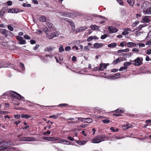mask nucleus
Listing matches in <instances>:
<instances>
[{
  "label": "nucleus",
  "mask_w": 151,
  "mask_h": 151,
  "mask_svg": "<svg viewBox=\"0 0 151 151\" xmlns=\"http://www.w3.org/2000/svg\"><path fill=\"white\" fill-rule=\"evenodd\" d=\"M87 28L85 27H82L79 28L78 30V31H77V32H81L85 30Z\"/></svg>",
  "instance_id": "17"
},
{
  "label": "nucleus",
  "mask_w": 151,
  "mask_h": 151,
  "mask_svg": "<svg viewBox=\"0 0 151 151\" xmlns=\"http://www.w3.org/2000/svg\"><path fill=\"white\" fill-rule=\"evenodd\" d=\"M23 37L19 36H17L16 37V39L19 41H20Z\"/></svg>",
  "instance_id": "62"
},
{
  "label": "nucleus",
  "mask_w": 151,
  "mask_h": 151,
  "mask_svg": "<svg viewBox=\"0 0 151 151\" xmlns=\"http://www.w3.org/2000/svg\"><path fill=\"white\" fill-rule=\"evenodd\" d=\"M10 94L14 97H15L19 100L24 99V98L18 93L14 92L11 91Z\"/></svg>",
  "instance_id": "3"
},
{
  "label": "nucleus",
  "mask_w": 151,
  "mask_h": 151,
  "mask_svg": "<svg viewBox=\"0 0 151 151\" xmlns=\"http://www.w3.org/2000/svg\"><path fill=\"white\" fill-rule=\"evenodd\" d=\"M92 122V119L91 118H86L85 123H90Z\"/></svg>",
  "instance_id": "27"
},
{
  "label": "nucleus",
  "mask_w": 151,
  "mask_h": 151,
  "mask_svg": "<svg viewBox=\"0 0 151 151\" xmlns=\"http://www.w3.org/2000/svg\"><path fill=\"white\" fill-rule=\"evenodd\" d=\"M58 138L54 137H50V141H53L58 140Z\"/></svg>",
  "instance_id": "30"
},
{
  "label": "nucleus",
  "mask_w": 151,
  "mask_h": 151,
  "mask_svg": "<svg viewBox=\"0 0 151 151\" xmlns=\"http://www.w3.org/2000/svg\"><path fill=\"white\" fill-rule=\"evenodd\" d=\"M8 28L11 31H13V28L11 25H8Z\"/></svg>",
  "instance_id": "48"
},
{
  "label": "nucleus",
  "mask_w": 151,
  "mask_h": 151,
  "mask_svg": "<svg viewBox=\"0 0 151 151\" xmlns=\"http://www.w3.org/2000/svg\"><path fill=\"white\" fill-rule=\"evenodd\" d=\"M60 14L62 16L66 17H70L71 16L73 15L70 13H63V12H60Z\"/></svg>",
  "instance_id": "12"
},
{
  "label": "nucleus",
  "mask_w": 151,
  "mask_h": 151,
  "mask_svg": "<svg viewBox=\"0 0 151 151\" xmlns=\"http://www.w3.org/2000/svg\"><path fill=\"white\" fill-rule=\"evenodd\" d=\"M139 22L138 21H136L134 22H133L132 24V26L133 27H135L139 23Z\"/></svg>",
  "instance_id": "39"
},
{
  "label": "nucleus",
  "mask_w": 151,
  "mask_h": 151,
  "mask_svg": "<svg viewBox=\"0 0 151 151\" xmlns=\"http://www.w3.org/2000/svg\"><path fill=\"white\" fill-rule=\"evenodd\" d=\"M151 5L150 3L148 1H145L143 2L142 6V9H145L147 7H150Z\"/></svg>",
  "instance_id": "6"
},
{
  "label": "nucleus",
  "mask_w": 151,
  "mask_h": 151,
  "mask_svg": "<svg viewBox=\"0 0 151 151\" xmlns=\"http://www.w3.org/2000/svg\"><path fill=\"white\" fill-rule=\"evenodd\" d=\"M132 64V63L131 62H125L124 64V66H125V67H127V66H129L130 65H131Z\"/></svg>",
  "instance_id": "33"
},
{
  "label": "nucleus",
  "mask_w": 151,
  "mask_h": 151,
  "mask_svg": "<svg viewBox=\"0 0 151 151\" xmlns=\"http://www.w3.org/2000/svg\"><path fill=\"white\" fill-rule=\"evenodd\" d=\"M71 49V47L70 46H67L65 48V50L66 51H67L70 50Z\"/></svg>",
  "instance_id": "53"
},
{
  "label": "nucleus",
  "mask_w": 151,
  "mask_h": 151,
  "mask_svg": "<svg viewBox=\"0 0 151 151\" xmlns=\"http://www.w3.org/2000/svg\"><path fill=\"white\" fill-rule=\"evenodd\" d=\"M103 46V44L101 43H96L93 45V47L96 48H98L101 47Z\"/></svg>",
  "instance_id": "10"
},
{
  "label": "nucleus",
  "mask_w": 151,
  "mask_h": 151,
  "mask_svg": "<svg viewBox=\"0 0 151 151\" xmlns=\"http://www.w3.org/2000/svg\"><path fill=\"white\" fill-rule=\"evenodd\" d=\"M43 31L44 32H45L46 34H47L48 35V32H49L48 29L47 27H45L43 29Z\"/></svg>",
  "instance_id": "46"
},
{
  "label": "nucleus",
  "mask_w": 151,
  "mask_h": 151,
  "mask_svg": "<svg viewBox=\"0 0 151 151\" xmlns=\"http://www.w3.org/2000/svg\"><path fill=\"white\" fill-rule=\"evenodd\" d=\"M68 139L69 140H70V141H73L74 140V138H73L72 137H71L70 136H69L68 137Z\"/></svg>",
  "instance_id": "63"
},
{
  "label": "nucleus",
  "mask_w": 151,
  "mask_h": 151,
  "mask_svg": "<svg viewBox=\"0 0 151 151\" xmlns=\"http://www.w3.org/2000/svg\"><path fill=\"white\" fill-rule=\"evenodd\" d=\"M21 141H28V137H23L21 139Z\"/></svg>",
  "instance_id": "55"
},
{
  "label": "nucleus",
  "mask_w": 151,
  "mask_h": 151,
  "mask_svg": "<svg viewBox=\"0 0 151 151\" xmlns=\"http://www.w3.org/2000/svg\"><path fill=\"white\" fill-rule=\"evenodd\" d=\"M137 45H139V48L143 47L145 46V45L144 44L141 43H138Z\"/></svg>",
  "instance_id": "45"
},
{
  "label": "nucleus",
  "mask_w": 151,
  "mask_h": 151,
  "mask_svg": "<svg viewBox=\"0 0 151 151\" xmlns=\"http://www.w3.org/2000/svg\"><path fill=\"white\" fill-rule=\"evenodd\" d=\"M21 117L23 118L29 119L31 117V116L27 114H22L21 115Z\"/></svg>",
  "instance_id": "23"
},
{
  "label": "nucleus",
  "mask_w": 151,
  "mask_h": 151,
  "mask_svg": "<svg viewBox=\"0 0 151 151\" xmlns=\"http://www.w3.org/2000/svg\"><path fill=\"white\" fill-rule=\"evenodd\" d=\"M127 1L130 6H133L134 4V0H127Z\"/></svg>",
  "instance_id": "26"
},
{
  "label": "nucleus",
  "mask_w": 151,
  "mask_h": 151,
  "mask_svg": "<svg viewBox=\"0 0 151 151\" xmlns=\"http://www.w3.org/2000/svg\"><path fill=\"white\" fill-rule=\"evenodd\" d=\"M117 44L115 42L112 43L108 45V47L110 48H114L116 46Z\"/></svg>",
  "instance_id": "15"
},
{
  "label": "nucleus",
  "mask_w": 151,
  "mask_h": 151,
  "mask_svg": "<svg viewBox=\"0 0 151 151\" xmlns=\"http://www.w3.org/2000/svg\"><path fill=\"white\" fill-rule=\"evenodd\" d=\"M65 142L66 140L63 139L58 140V143H62L64 144H65Z\"/></svg>",
  "instance_id": "29"
},
{
  "label": "nucleus",
  "mask_w": 151,
  "mask_h": 151,
  "mask_svg": "<svg viewBox=\"0 0 151 151\" xmlns=\"http://www.w3.org/2000/svg\"><path fill=\"white\" fill-rule=\"evenodd\" d=\"M109 65V63H104L103 64V70L106 68V67L108 66Z\"/></svg>",
  "instance_id": "43"
},
{
  "label": "nucleus",
  "mask_w": 151,
  "mask_h": 151,
  "mask_svg": "<svg viewBox=\"0 0 151 151\" xmlns=\"http://www.w3.org/2000/svg\"><path fill=\"white\" fill-rule=\"evenodd\" d=\"M78 119L79 120L81 121L84 123H85V120L86 118H82L81 117H79L78 118Z\"/></svg>",
  "instance_id": "36"
},
{
  "label": "nucleus",
  "mask_w": 151,
  "mask_h": 151,
  "mask_svg": "<svg viewBox=\"0 0 151 151\" xmlns=\"http://www.w3.org/2000/svg\"><path fill=\"white\" fill-rule=\"evenodd\" d=\"M127 67H125V66H124V67H122L120 68L119 70L120 71L125 70L127 69Z\"/></svg>",
  "instance_id": "35"
},
{
  "label": "nucleus",
  "mask_w": 151,
  "mask_h": 151,
  "mask_svg": "<svg viewBox=\"0 0 151 151\" xmlns=\"http://www.w3.org/2000/svg\"><path fill=\"white\" fill-rule=\"evenodd\" d=\"M36 140V139L33 137H28V141H34Z\"/></svg>",
  "instance_id": "31"
},
{
  "label": "nucleus",
  "mask_w": 151,
  "mask_h": 151,
  "mask_svg": "<svg viewBox=\"0 0 151 151\" xmlns=\"http://www.w3.org/2000/svg\"><path fill=\"white\" fill-rule=\"evenodd\" d=\"M1 44L5 47H6L7 45V43L5 42H1Z\"/></svg>",
  "instance_id": "54"
},
{
  "label": "nucleus",
  "mask_w": 151,
  "mask_h": 151,
  "mask_svg": "<svg viewBox=\"0 0 151 151\" xmlns=\"http://www.w3.org/2000/svg\"><path fill=\"white\" fill-rule=\"evenodd\" d=\"M6 144L5 142L0 141V150L6 149Z\"/></svg>",
  "instance_id": "5"
},
{
  "label": "nucleus",
  "mask_w": 151,
  "mask_h": 151,
  "mask_svg": "<svg viewBox=\"0 0 151 151\" xmlns=\"http://www.w3.org/2000/svg\"><path fill=\"white\" fill-rule=\"evenodd\" d=\"M134 42H128L127 43V47H134Z\"/></svg>",
  "instance_id": "25"
},
{
  "label": "nucleus",
  "mask_w": 151,
  "mask_h": 151,
  "mask_svg": "<svg viewBox=\"0 0 151 151\" xmlns=\"http://www.w3.org/2000/svg\"><path fill=\"white\" fill-rule=\"evenodd\" d=\"M150 17L149 16L144 17L143 18V21L145 23H148L150 21Z\"/></svg>",
  "instance_id": "13"
},
{
  "label": "nucleus",
  "mask_w": 151,
  "mask_h": 151,
  "mask_svg": "<svg viewBox=\"0 0 151 151\" xmlns=\"http://www.w3.org/2000/svg\"><path fill=\"white\" fill-rule=\"evenodd\" d=\"M46 20V18L44 16H42L40 18V21L42 22H44Z\"/></svg>",
  "instance_id": "34"
},
{
  "label": "nucleus",
  "mask_w": 151,
  "mask_h": 151,
  "mask_svg": "<svg viewBox=\"0 0 151 151\" xmlns=\"http://www.w3.org/2000/svg\"><path fill=\"white\" fill-rule=\"evenodd\" d=\"M72 61H73L74 62H75L76 60V57L75 56H73L72 57Z\"/></svg>",
  "instance_id": "60"
},
{
  "label": "nucleus",
  "mask_w": 151,
  "mask_h": 151,
  "mask_svg": "<svg viewBox=\"0 0 151 151\" xmlns=\"http://www.w3.org/2000/svg\"><path fill=\"white\" fill-rule=\"evenodd\" d=\"M43 139L45 140H47L50 141V137H44Z\"/></svg>",
  "instance_id": "61"
},
{
  "label": "nucleus",
  "mask_w": 151,
  "mask_h": 151,
  "mask_svg": "<svg viewBox=\"0 0 151 151\" xmlns=\"http://www.w3.org/2000/svg\"><path fill=\"white\" fill-rule=\"evenodd\" d=\"M151 43V40H148L146 42L145 44L146 45H148L150 44Z\"/></svg>",
  "instance_id": "64"
},
{
  "label": "nucleus",
  "mask_w": 151,
  "mask_h": 151,
  "mask_svg": "<svg viewBox=\"0 0 151 151\" xmlns=\"http://www.w3.org/2000/svg\"><path fill=\"white\" fill-rule=\"evenodd\" d=\"M93 39V36H91L89 37L87 40L88 42H90Z\"/></svg>",
  "instance_id": "42"
},
{
  "label": "nucleus",
  "mask_w": 151,
  "mask_h": 151,
  "mask_svg": "<svg viewBox=\"0 0 151 151\" xmlns=\"http://www.w3.org/2000/svg\"><path fill=\"white\" fill-rule=\"evenodd\" d=\"M20 66L22 70H24L25 69V67L24 64L22 63H20Z\"/></svg>",
  "instance_id": "44"
},
{
  "label": "nucleus",
  "mask_w": 151,
  "mask_h": 151,
  "mask_svg": "<svg viewBox=\"0 0 151 151\" xmlns=\"http://www.w3.org/2000/svg\"><path fill=\"white\" fill-rule=\"evenodd\" d=\"M144 13L145 14H151V9H147L144 11Z\"/></svg>",
  "instance_id": "16"
},
{
  "label": "nucleus",
  "mask_w": 151,
  "mask_h": 151,
  "mask_svg": "<svg viewBox=\"0 0 151 151\" xmlns=\"http://www.w3.org/2000/svg\"><path fill=\"white\" fill-rule=\"evenodd\" d=\"M124 31L122 33V34L123 35H126L128 34L129 33V32H127L126 30L125 29H124Z\"/></svg>",
  "instance_id": "47"
},
{
  "label": "nucleus",
  "mask_w": 151,
  "mask_h": 151,
  "mask_svg": "<svg viewBox=\"0 0 151 151\" xmlns=\"http://www.w3.org/2000/svg\"><path fill=\"white\" fill-rule=\"evenodd\" d=\"M117 1L119 4L120 5H122L123 4V1L122 0H116Z\"/></svg>",
  "instance_id": "59"
},
{
  "label": "nucleus",
  "mask_w": 151,
  "mask_h": 151,
  "mask_svg": "<svg viewBox=\"0 0 151 151\" xmlns=\"http://www.w3.org/2000/svg\"><path fill=\"white\" fill-rule=\"evenodd\" d=\"M132 124H126V125H122V127H123V129L124 130H127L128 129H129L130 128H131V127L132 128Z\"/></svg>",
  "instance_id": "9"
},
{
  "label": "nucleus",
  "mask_w": 151,
  "mask_h": 151,
  "mask_svg": "<svg viewBox=\"0 0 151 151\" xmlns=\"http://www.w3.org/2000/svg\"><path fill=\"white\" fill-rule=\"evenodd\" d=\"M19 9H18L16 8V9H9V13H17L19 12Z\"/></svg>",
  "instance_id": "8"
},
{
  "label": "nucleus",
  "mask_w": 151,
  "mask_h": 151,
  "mask_svg": "<svg viewBox=\"0 0 151 151\" xmlns=\"http://www.w3.org/2000/svg\"><path fill=\"white\" fill-rule=\"evenodd\" d=\"M132 51L134 52H139V50L136 48H134L132 49Z\"/></svg>",
  "instance_id": "56"
},
{
  "label": "nucleus",
  "mask_w": 151,
  "mask_h": 151,
  "mask_svg": "<svg viewBox=\"0 0 151 151\" xmlns=\"http://www.w3.org/2000/svg\"><path fill=\"white\" fill-rule=\"evenodd\" d=\"M116 111L117 112H120L122 113H123L124 112V111L123 110L120 109H117Z\"/></svg>",
  "instance_id": "57"
},
{
  "label": "nucleus",
  "mask_w": 151,
  "mask_h": 151,
  "mask_svg": "<svg viewBox=\"0 0 151 151\" xmlns=\"http://www.w3.org/2000/svg\"><path fill=\"white\" fill-rule=\"evenodd\" d=\"M107 139V138L105 136L100 135L93 139L92 140V142L93 143H99L101 142L106 140Z\"/></svg>",
  "instance_id": "1"
},
{
  "label": "nucleus",
  "mask_w": 151,
  "mask_h": 151,
  "mask_svg": "<svg viewBox=\"0 0 151 151\" xmlns=\"http://www.w3.org/2000/svg\"><path fill=\"white\" fill-rule=\"evenodd\" d=\"M55 49L54 47H52L51 46H48L45 49V51L46 52H50L52 51Z\"/></svg>",
  "instance_id": "11"
},
{
  "label": "nucleus",
  "mask_w": 151,
  "mask_h": 151,
  "mask_svg": "<svg viewBox=\"0 0 151 151\" xmlns=\"http://www.w3.org/2000/svg\"><path fill=\"white\" fill-rule=\"evenodd\" d=\"M23 6L24 7H30L31 5L30 4H27L26 3H24L23 4Z\"/></svg>",
  "instance_id": "49"
},
{
  "label": "nucleus",
  "mask_w": 151,
  "mask_h": 151,
  "mask_svg": "<svg viewBox=\"0 0 151 151\" xmlns=\"http://www.w3.org/2000/svg\"><path fill=\"white\" fill-rule=\"evenodd\" d=\"M64 50L63 47L62 45H60V47H59V51L60 52H62L63 51H64Z\"/></svg>",
  "instance_id": "38"
},
{
  "label": "nucleus",
  "mask_w": 151,
  "mask_h": 151,
  "mask_svg": "<svg viewBox=\"0 0 151 151\" xmlns=\"http://www.w3.org/2000/svg\"><path fill=\"white\" fill-rule=\"evenodd\" d=\"M24 37L25 39H26L29 40L31 39V37L27 35H25L24 36Z\"/></svg>",
  "instance_id": "51"
},
{
  "label": "nucleus",
  "mask_w": 151,
  "mask_h": 151,
  "mask_svg": "<svg viewBox=\"0 0 151 151\" xmlns=\"http://www.w3.org/2000/svg\"><path fill=\"white\" fill-rule=\"evenodd\" d=\"M147 53L148 55L151 54V49H148L147 50Z\"/></svg>",
  "instance_id": "58"
},
{
  "label": "nucleus",
  "mask_w": 151,
  "mask_h": 151,
  "mask_svg": "<svg viewBox=\"0 0 151 151\" xmlns=\"http://www.w3.org/2000/svg\"><path fill=\"white\" fill-rule=\"evenodd\" d=\"M26 43L25 40L23 39V37L19 41V44L21 45L25 44Z\"/></svg>",
  "instance_id": "28"
},
{
  "label": "nucleus",
  "mask_w": 151,
  "mask_h": 151,
  "mask_svg": "<svg viewBox=\"0 0 151 151\" xmlns=\"http://www.w3.org/2000/svg\"><path fill=\"white\" fill-rule=\"evenodd\" d=\"M90 27L91 29L93 30L97 29L99 28V27L98 26L95 25H91Z\"/></svg>",
  "instance_id": "24"
},
{
  "label": "nucleus",
  "mask_w": 151,
  "mask_h": 151,
  "mask_svg": "<svg viewBox=\"0 0 151 151\" xmlns=\"http://www.w3.org/2000/svg\"><path fill=\"white\" fill-rule=\"evenodd\" d=\"M90 47L88 46H85L84 47V50L86 51H89V50H90Z\"/></svg>",
  "instance_id": "41"
},
{
  "label": "nucleus",
  "mask_w": 151,
  "mask_h": 151,
  "mask_svg": "<svg viewBox=\"0 0 151 151\" xmlns=\"http://www.w3.org/2000/svg\"><path fill=\"white\" fill-rule=\"evenodd\" d=\"M6 30L4 29H0V32L2 34H3L5 37L7 36V34L6 33Z\"/></svg>",
  "instance_id": "20"
},
{
  "label": "nucleus",
  "mask_w": 151,
  "mask_h": 151,
  "mask_svg": "<svg viewBox=\"0 0 151 151\" xmlns=\"http://www.w3.org/2000/svg\"><path fill=\"white\" fill-rule=\"evenodd\" d=\"M107 36L106 35L104 34V35H103L101 36V39H102V40L104 39L105 38H106L107 37Z\"/></svg>",
  "instance_id": "50"
},
{
  "label": "nucleus",
  "mask_w": 151,
  "mask_h": 151,
  "mask_svg": "<svg viewBox=\"0 0 151 151\" xmlns=\"http://www.w3.org/2000/svg\"><path fill=\"white\" fill-rule=\"evenodd\" d=\"M5 143L6 144V148H7L8 147L12 146L13 145V143H12V142H9V141L5 142Z\"/></svg>",
  "instance_id": "14"
},
{
  "label": "nucleus",
  "mask_w": 151,
  "mask_h": 151,
  "mask_svg": "<svg viewBox=\"0 0 151 151\" xmlns=\"http://www.w3.org/2000/svg\"><path fill=\"white\" fill-rule=\"evenodd\" d=\"M59 35L58 32H53L48 36L49 39H52L53 38L58 36Z\"/></svg>",
  "instance_id": "7"
},
{
  "label": "nucleus",
  "mask_w": 151,
  "mask_h": 151,
  "mask_svg": "<svg viewBox=\"0 0 151 151\" xmlns=\"http://www.w3.org/2000/svg\"><path fill=\"white\" fill-rule=\"evenodd\" d=\"M102 122L104 123H108L110 122V121L108 119H105L103 120Z\"/></svg>",
  "instance_id": "40"
},
{
  "label": "nucleus",
  "mask_w": 151,
  "mask_h": 151,
  "mask_svg": "<svg viewBox=\"0 0 151 151\" xmlns=\"http://www.w3.org/2000/svg\"><path fill=\"white\" fill-rule=\"evenodd\" d=\"M76 142L77 144L80 145H83L85 144L86 143V142L84 140H82L79 141H76Z\"/></svg>",
  "instance_id": "19"
},
{
  "label": "nucleus",
  "mask_w": 151,
  "mask_h": 151,
  "mask_svg": "<svg viewBox=\"0 0 151 151\" xmlns=\"http://www.w3.org/2000/svg\"><path fill=\"white\" fill-rule=\"evenodd\" d=\"M103 63H101L99 65V71H103Z\"/></svg>",
  "instance_id": "32"
},
{
  "label": "nucleus",
  "mask_w": 151,
  "mask_h": 151,
  "mask_svg": "<svg viewBox=\"0 0 151 151\" xmlns=\"http://www.w3.org/2000/svg\"><path fill=\"white\" fill-rule=\"evenodd\" d=\"M122 61V60H121V59L118 58L113 61V64H116Z\"/></svg>",
  "instance_id": "21"
},
{
  "label": "nucleus",
  "mask_w": 151,
  "mask_h": 151,
  "mask_svg": "<svg viewBox=\"0 0 151 151\" xmlns=\"http://www.w3.org/2000/svg\"><path fill=\"white\" fill-rule=\"evenodd\" d=\"M129 51V49H126L123 50H120L118 51V53H121L123 52H128Z\"/></svg>",
  "instance_id": "22"
},
{
  "label": "nucleus",
  "mask_w": 151,
  "mask_h": 151,
  "mask_svg": "<svg viewBox=\"0 0 151 151\" xmlns=\"http://www.w3.org/2000/svg\"><path fill=\"white\" fill-rule=\"evenodd\" d=\"M143 59L142 57H138L137 58L132 61L134 62L133 64L136 66H139L143 64Z\"/></svg>",
  "instance_id": "2"
},
{
  "label": "nucleus",
  "mask_w": 151,
  "mask_h": 151,
  "mask_svg": "<svg viewBox=\"0 0 151 151\" xmlns=\"http://www.w3.org/2000/svg\"><path fill=\"white\" fill-rule=\"evenodd\" d=\"M108 29L110 33H115L118 31V30L115 27L112 26H109Z\"/></svg>",
  "instance_id": "4"
},
{
  "label": "nucleus",
  "mask_w": 151,
  "mask_h": 151,
  "mask_svg": "<svg viewBox=\"0 0 151 151\" xmlns=\"http://www.w3.org/2000/svg\"><path fill=\"white\" fill-rule=\"evenodd\" d=\"M8 112L7 111H0V113L3 114H6L8 113Z\"/></svg>",
  "instance_id": "52"
},
{
  "label": "nucleus",
  "mask_w": 151,
  "mask_h": 151,
  "mask_svg": "<svg viewBox=\"0 0 151 151\" xmlns=\"http://www.w3.org/2000/svg\"><path fill=\"white\" fill-rule=\"evenodd\" d=\"M58 115L57 114L55 115H53L50 116L49 117L53 119H56L58 117Z\"/></svg>",
  "instance_id": "37"
},
{
  "label": "nucleus",
  "mask_w": 151,
  "mask_h": 151,
  "mask_svg": "<svg viewBox=\"0 0 151 151\" xmlns=\"http://www.w3.org/2000/svg\"><path fill=\"white\" fill-rule=\"evenodd\" d=\"M47 25L50 30H52L53 29L54 27H53V25L51 23L48 22L47 23Z\"/></svg>",
  "instance_id": "18"
}]
</instances>
